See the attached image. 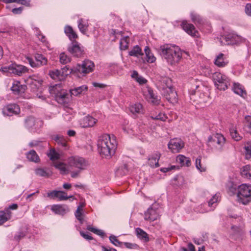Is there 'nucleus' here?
<instances>
[{
  "mask_svg": "<svg viewBox=\"0 0 251 251\" xmlns=\"http://www.w3.org/2000/svg\"><path fill=\"white\" fill-rule=\"evenodd\" d=\"M160 54L168 64L173 66L180 62L182 58V51L177 46L165 44L160 47Z\"/></svg>",
  "mask_w": 251,
  "mask_h": 251,
  "instance_id": "obj_1",
  "label": "nucleus"
},
{
  "mask_svg": "<svg viewBox=\"0 0 251 251\" xmlns=\"http://www.w3.org/2000/svg\"><path fill=\"white\" fill-rule=\"evenodd\" d=\"M117 143L115 136L112 135L104 134L101 136L98 141V148L100 153L105 157H111L114 154Z\"/></svg>",
  "mask_w": 251,
  "mask_h": 251,
  "instance_id": "obj_2",
  "label": "nucleus"
},
{
  "mask_svg": "<svg viewBox=\"0 0 251 251\" xmlns=\"http://www.w3.org/2000/svg\"><path fill=\"white\" fill-rule=\"evenodd\" d=\"M170 80L167 78H164L158 83V88L162 95L170 103L175 104L177 103L178 98L176 91L173 88L168 85Z\"/></svg>",
  "mask_w": 251,
  "mask_h": 251,
  "instance_id": "obj_3",
  "label": "nucleus"
},
{
  "mask_svg": "<svg viewBox=\"0 0 251 251\" xmlns=\"http://www.w3.org/2000/svg\"><path fill=\"white\" fill-rule=\"evenodd\" d=\"M95 65L92 61L85 59L81 64H77L72 68V72L76 74V75L79 76V75H85L92 72L94 70Z\"/></svg>",
  "mask_w": 251,
  "mask_h": 251,
  "instance_id": "obj_4",
  "label": "nucleus"
},
{
  "mask_svg": "<svg viewBox=\"0 0 251 251\" xmlns=\"http://www.w3.org/2000/svg\"><path fill=\"white\" fill-rule=\"evenodd\" d=\"M237 201L244 205L248 204L251 201V185L242 184L238 186Z\"/></svg>",
  "mask_w": 251,
  "mask_h": 251,
  "instance_id": "obj_5",
  "label": "nucleus"
},
{
  "mask_svg": "<svg viewBox=\"0 0 251 251\" xmlns=\"http://www.w3.org/2000/svg\"><path fill=\"white\" fill-rule=\"evenodd\" d=\"M225 141L226 139L222 134L216 133L208 137L207 145L212 149L222 151L224 150Z\"/></svg>",
  "mask_w": 251,
  "mask_h": 251,
  "instance_id": "obj_6",
  "label": "nucleus"
},
{
  "mask_svg": "<svg viewBox=\"0 0 251 251\" xmlns=\"http://www.w3.org/2000/svg\"><path fill=\"white\" fill-rule=\"evenodd\" d=\"M212 78L214 81L215 86L220 90L225 91L230 85V79L226 75L219 72L212 74Z\"/></svg>",
  "mask_w": 251,
  "mask_h": 251,
  "instance_id": "obj_7",
  "label": "nucleus"
},
{
  "mask_svg": "<svg viewBox=\"0 0 251 251\" xmlns=\"http://www.w3.org/2000/svg\"><path fill=\"white\" fill-rule=\"evenodd\" d=\"M28 69L25 66L18 65L17 64H12L8 67H1V72L6 75H8L10 74L21 76L23 74L27 72Z\"/></svg>",
  "mask_w": 251,
  "mask_h": 251,
  "instance_id": "obj_8",
  "label": "nucleus"
},
{
  "mask_svg": "<svg viewBox=\"0 0 251 251\" xmlns=\"http://www.w3.org/2000/svg\"><path fill=\"white\" fill-rule=\"evenodd\" d=\"M68 165L71 167L77 169L79 171L86 169L88 166V162L84 158L79 156H72L68 158Z\"/></svg>",
  "mask_w": 251,
  "mask_h": 251,
  "instance_id": "obj_9",
  "label": "nucleus"
},
{
  "mask_svg": "<svg viewBox=\"0 0 251 251\" xmlns=\"http://www.w3.org/2000/svg\"><path fill=\"white\" fill-rule=\"evenodd\" d=\"M34 58L35 61H34L33 59L31 57H26V59L28 62L33 68L39 67L47 64V58L42 54L36 53L34 55Z\"/></svg>",
  "mask_w": 251,
  "mask_h": 251,
  "instance_id": "obj_10",
  "label": "nucleus"
},
{
  "mask_svg": "<svg viewBox=\"0 0 251 251\" xmlns=\"http://www.w3.org/2000/svg\"><path fill=\"white\" fill-rule=\"evenodd\" d=\"M68 50L73 56L76 57H82L85 53L84 47L76 41L71 43L68 47Z\"/></svg>",
  "mask_w": 251,
  "mask_h": 251,
  "instance_id": "obj_11",
  "label": "nucleus"
},
{
  "mask_svg": "<svg viewBox=\"0 0 251 251\" xmlns=\"http://www.w3.org/2000/svg\"><path fill=\"white\" fill-rule=\"evenodd\" d=\"M2 112L4 116H12L19 114L20 113V108L17 104H9L3 107Z\"/></svg>",
  "mask_w": 251,
  "mask_h": 251,
  "instance_id": "obj_12",
  "label": "nucleus"
},
{
  "mask_svg": "<svg viewBox=\"0 0 251 251\" xmlns=\"http://www.w3.org/2000/svg\"><path fill=\"white\" fill-rule=\"evenodd\" d=\"M222 39V44L226 45L237 44L241 41V37L234 33H228L223 36Z\"/></svg>",
  "mask_w": 251,
  "mask_h": 251,
  "instance_id": "obj_13",
  "label": "nucleus"
},
{
  "mask_svg": "<svg viewBox=\"0 0 251 251\" xmlns=\"http://www.w3.org/2000/svg\"><path fill=\"white\" fill-rule=\"evenodd\" d=\"M168 148L174 152H178L184 147V143L180 139H173L168 145Z\"/></svg>",
  "mask_w": 251,
  "mask_h": 251,
  "instance_id": "obj_14",
  "label": "nucleus"
},
{
  "mask_svg": "<svg viewBox=\"0 0 251 251\" xmlns=\"http://www.w3.org/2000/svg\"><path fill=\"white\" fill-rule=\"evenodd\" d=\"M159 217L157 208L153 205L151 206L145 212L144 219L146 221H154Z\"/></svg>",
  "mask_w": 251,
  "mask_h": 251,
  "instance_id": "obj_15",
  "label": "nucleus"
},
{
  "mask_svg": "<svg viewBox=\"0 0 251 251\" xmlns=\"http://www.w3.org/2000/svg\"><path fill=\"white\" fill-rule=\"evenodd\" d=\"M161 154L158 151H155L148 157V164L152 168L158 167V161Z\"/></svg>",
  "mask_w": 251,
  "mask_h": 251,
  "instance_id": "obj_16",
  "label": "nucleus"
},
{
  "mask_svg": "<svg viewBox=\"0 0 251 251\" xmlns=\"http://www.w3.org/2000/svg\"><path fill=\"white\" fill-rule=\"evenodd\" d=\"M26 89V86L21 84L19 81H15L11 87V91L16 95H21L24 93Z\"/></svg>",
  "mask_w": 251,
  "mask_h": 251,
  "instance_id": "obj_17",
  "label": "nucleus"
},
{
  "mask_svg": "<svg viewBox=\"0 0 251 251\" xmlns=\"http://www.w3.org/2000/svg\"><path fill=\"white\" fill-rule=\"evenodd\" d=\"M97 122V120L89 115L84 117L80 122L82 127L87 128L93 126Z\"/></svg>",
  "mask_w": 251,
  "mask_h": 251,
  "instance_id": "obj_18",
  "label": "nucleus"
},
{
  "mask_svg": "<svg viewBox=\"0 0 251 251\" xmlns=\"http://www.w3.org/2000/svg\"><path fill=\"white\" fill-rule=\"evenodd\" d=\"M183 30L188 34L193 37L197 36L198 31L196 30L193 24L188 23L186 21H183L181 25Z\"/></svg>",
  "mask_w": 251,
  "mask_h": 251,
  "instance_id": "obj_19",
  "label": "nucleus"
},
{
  "mask_svg": "<svg viewBox=\"0 0 251 251\" xmlns=\"http://www.w3.org/2000/svg\"><path fill=\"white\" fill-rule=\"evenodd\" d=\"M51 210L56 214L64 215L69 211V207L66 205L56 204L51 206Z\"/></svg>",
  "mask_w": 251,
  "mask_h": 251,
  "instance_id": "obj_20",
  "label": "nucleus"
},
{
  "mask_svg": "<svg viewBox=\"0 0 251 251\" xmlns=\"http://www.w3.org/2000/svg\"><path fill=\"white\" fill-rule=\"evenodd\" d=\"M50 76L54 80L62 81L65 79L67 74L59 70L50 72Z\"/></svg>",
  "mask_w": 251,
  "mask_h": 251,
  "instance_id": "obj_21",
  "label": "nucleus"
},
{
  "mask_svg": "<svg viewBox=\"0 0 251 251\" xmlns=\"http://www.w3.org/2000/svg\"><path fill=\"white\" fill-rule=\"evenodd\" d=\"M199 86H197L194 95L199 97L200 102H205L206 101L208 97V94L204 91V89L206 90V89L203 87L202 88V89H199Z\"/></svg>",
  "mask_w": 251,
  "mask_h": 251,
  "instance_id": "obj_22",
  "label": "nucleus"
},
{
  "mask_svg": "<svg viewBox=\"0 0 251 251\" xmlns=\"http://www.w3.org/2000/svg\"><path fill=\"white\" fill-rule=\"evenodd\" d=\"M27 159L32 162L38 163L40 162V158L36 152L31 150L25 153Z\"/></svg>",
  "mask_w": 251,
  "mask_h": 251,
  "instance_id": "obj_23",
  "label": "nucleus"
},
{
  "mask_svg": "<svg viewBox=\"0 0 251 251\" xmlns=\"http://www.w3.org/2000/svg\"><path fill=\"white\" fill-rule=\"evenodd\" d=\"M51 139L58 145L61 146L64 150H67L69 149L68 145L63 136L59 135H53L51 136Z\"/></svg>",
  "mask_w": 251,
  "mask_h": 251,
  "instance_id": "obj_24",
  "label": "nucleus"
},
{
  "mask_svg": "<svg viewBox=\"0 0 251 251\" xmlns=\"http://www.w3.org/2000/svg\"><path fill=\"white\" fill-rule=\"evenodd\" d=\"M64 32L72 42L75 41V40L78 38L77 34L70 25H66L65 27Z\"/></svg>",
  "mask_w": 251,
  "mask_h": 251,
  "instance_id": "obj_25",
  "label": "nucleus"
},
{
  "mask_svg": "<svg viewBox=\"0 0 251 251\" xmlns=\"http://www.w3.org/2000/svg\"><path fill=\"white\" fill-rule=\"evenodd\" d=\"M176 161L177 163L179 164L181 166L189 167L191 164L190 159L181 154H179L176 157Z\"/></svg>",
  "mask_w": 251,
  "mask_h": 251,
  "instance_id": "obj_26",
  "label": "nucleus"
},
{
  "mask_svg": "<svg viewBox=\"0 0 251 251\" xmlns=\"http://www.w3.org/2000/svg\"><path fill=\"white\" fill-rule=\"evenodd\" d=\"M147 100L153 104H158L159 100L157 96H155L152 90L149 89L146 95Z\"/></svg>",
  "mask_w": 251,
  "mask_h": 251,
  "instance_id": "obj_27",
  "label": "nucleus"
},
{
  "mask_svg": "<svg viewBox=\"0 0 251 251\" xmlns=\"http://www.w3.org/2000/svg\"><path fill=\"white\" fill-rule=\"evenodd\" d=\"M233 92L242 97L246 96V92L243 87L239 83H233L232 88Z\"/></svg>",
  "mask_w": 251,
  "mask_h": 251,
  "instance_id": "obj_28",
  "label": "nucleus"
},
{
  "mask_svg": "<svg viewBox=\"0 0 251 251\" xmlns=\"http://www.w3.org/2000/svg\"><path fill=\"white\" fill-rule=\"evenodd\" d=\"M77 24L79 31L83 34H86L88 31V27L89 26L88 22L81 18L78 20Z\"/></svg>",
  "mask_w": 251,
  "mask_h": 251,
  "instance_id": "obj_29",
  "label": "nucleus"
},
{
  "mask_svg": "<svg viewBox=\"0 0 251 251\" xmlns=\"http://www.w3.org/2000/svg\"><path fill=\"white\" fill-rule=\"evenodd\" d=\"M55 99L58 103L65 105L68 103V94L65 92L57 93L56 95Z\"/></svg>",
  "mask_w": 251,
  "mask_h": 251,
  "instance_id": "obj_30",
  "label": "nucleus"
},
{
  "mask_svg": "<svg viewBox=\"0 0 251 251\" xmlns=\"http://www.w3.org/2000/svg\"><path fill=\"white\" fill-rule=\"evenodd\" d=\"M11 212L9 209H5L4 210L1 211V226L11 218Z\"/></svg>",
  "mask_w": 251,
  "mask_h": 251,
  "instance_id": "obj_31",
  "label": "nucleus"
},
{
  "mask_svg": "<svg viewBox=\"0 0 251 251\" xmlns=\"http://www.w3.org/2000/svg\"><path fill=\"white\" fill-rule=\"evenodd\" d=\"M128 54L131 56L138 57L140 56H142L144 53L142 52L141 48L139 46L136 45L129 51Z\"/></svg>",
  "mask_w": 251,
  "mask_h": 251,
  "instance_id": "obj_32",
  "label": "nucleus"
},
{
  "mask_svg": "<svg viewBox=\"0 0 251 251\" xmlns=\"http://www.w3.org/2000/svg\"><path fill=\"white\" fill-rule=\"evenodd\" d=\"M136 234L138 238L143 240L145 242H148L149 238L148 234L140 228H137L135 230Z\"/></svg>",
  "mask_w": 251,
  "mask_h": 251,
  "instance_id": "obj_33",
  "label": "nucleus"
},
{
  "mask_svg": "<svg viewBox=\"0 0 251 251\" xmlns=\"http://www.w3.org/2000/svg\"><path fill=\"white\" fill-rule=\"evenodd\" d=\"M54 167L60 171L61 174L64 175L69 174V170L67 168L66 164L62 162H58L54 164Z\"/></svg>",
  "mask_w": 251,
  "mask_h": 251,
  "instance_id": "obj_34",
  "label": "nucleus"
},
{
  "mask_svg": "<svg viewBox=\"0 0 251 251\" xmlns=\"http://www.w3.org/2000/svg\"><path fill=\"white\" fill-rule=\"evenodd\" d=\"M224 56V54L222 53H221L216 57L214 61V64L216 66L220 67H223L225 66L227 64V62L225 61Z\"/></svg>",
  "mask_w": 251,
  "mask_h": 251,
  "instance_id": "obj_35",
  "label": "nucleus"
},
{
  "mask_svg": "<svg viewBox=\"0 0 251 251\" xmlns=\"http://www.w3.org/2000/svg\"><path fill=\"white\" fill-rule=\"evenodd\" d=\"M238 186L237 184L234 183L232 181H230L227 184V192L229 195L237 194Z\"/></svg>",
  "mask_w": 251,
  "mask_h": 251,
  "instance_id": "obj_36",
  "label": "nucleus"
},
{
  "mask_svg": "<svg viewBox=\"0 0 251 251\" xmlns=\"http://www.w3.org/2000/svg\"><path fill=\"white\" fill-rule=\"evenodd\" d=\"M35 174L40 176L48 177L50 176V173L47 168H38L35 170Z\"/></svg>",
  "mask_w": 251,
  "mask_h": 251,
  "instance_id": "obj_37",
  "label": "nucleus"
},
{
  "mask_svg": "<svg viewBox=\"0 0 251 251\" xmlns=\"http://www.w3.org/2000/svg\"><path fill=\"white\" fill-rule=\"evenodd\" d=\"M129 110L133 114H140L142 112V105L139 103L134 104L129 107Z\"/></svg>",
  "mask_w": 251,
  "mask_h": 251,
  "instance_id": "obj_38",
  "label": "nucleus"
},
{
  "mask_svg": "<svg viewBox=\"0 0 251 251\" xmlns=\"http://www.w3.org/2000/svg\"><path fill=\"white\" fill-rule=\"evenodd\" d=\"M27 234V228L22 229L19 230L14 236V240L19 242L22 239L25 237Z\"/></svg>",
  "mask_w": 251,
  "mask_h": 251,
  "instance_id": "obj_39",
  "label": "nucleus"
},
{
  "mask_svg": "<svg viewBox=\"0 0 251 251\" xmlns=\"http://www.w3.org/2000/svg\"><path fill=\"white\" fill-rule=\"evenodd\" d=\"M144 50L147 57V61L150 63L154 62L156 60V58L154 56L152 53L151 52V50L149 47L146 46Z\"/></svg>",
  "mask_w": 251,
  "mask_h": 251,
  "instance_id": "obj_40",
  "label": "nucleus"
},
{
  "mask_svg": "<svg viewBox=\"0 0 251 251\" xmlns=\"http://www.w3.org/2000/svg\"><path fill=\"white\" fill-rule=\"evenodd\" d=\"M47 156L51 161H55L60 158V154L55 150L54 149H51L47 154Z\"/></svg>",
  "mask_w": 251,
  "mask_h": 251,
  "instance_id": "obj_41",
  "label": "nucleus"
},
{
  "mask_svg": "<svg viewBox=\"0 0 251 251\" xmlns=\"http://www.w3.org/2000/svg\"><path fill=\"white\" fill-rule=\"evenodd\" d=\"M4 2L5 3L16 2L27 7H30L31 6L30 0H4Z\"/></svg>",
  "mask_w": 251,
  "mask_h": 251,
  "instance_id": "obj_42",
  "label": "nucleus"
},
{
  "mask_svg": "<svg viewBox=\"0 0 251 251\" xmlns=\"http://www.w3.org/2000/svg\"><path fill=\"white\" fill-rule=\"evenodd\" d=\"M229 130L230 135L234 140L238 141L241 140L242 136L239 134L236 130V128L235 127L232 126L230 128Z\"/></svg>",
  "mask_w": 251,
  "mask_h": 251,
  "instance_id": "obj_43",
  "label": "nucleus"
},
{
  "mask_svg": "<svg viewBox=\"0 0 251 251\" xmlns=\"http://www.w3.org/2000/svg\"><path fill=\"white\" fill-rule=\"evenodd\" d=\"M25 126L28 128H32L35 125V119L34 117L29 116L27 117L25 121Z\"/></svg>",
  "mask_w": 251,
  "mask_h": 251,
  "instance_id": "obj_44",
  "label": "nucleus"
},
{
  "mask_svg": "<svg viewBox=\"0 0 251 251\" xmlns=\"http://www.w3.org/2000/svg\"><path fill=\"white\" fill-rule=\"evenodd\" d=\"M129 38L128 36L123 37L120 42V46L121 50H126L128 47Z\"/></svg>",
  "mask_w": 251,
  "mask_h": 251,
  "instance_id": "obj_45",
  "label": "nucleus"
},
{
  "mask_svg": "<svg viewBox=\"0 0 251 251\" xmlns=\"http://www.w3.org/2000/svg\"><path fill=\"white\" fill-rule=\"evenodd\" d=\"M87 90V87L84 86L78 87L70 90L71 95L77 96L78 95L80 94L83 91Z\"/></svg>",
  "mask_w": 251,
  "mask_h": 251,
  "instance_id": "obj_46",
  "label": "nucleus"
},
{
  "mask_svg": "<svg viewBox=\"0 0 251 251\" xmlns=\"http://www.w3.org/2000/svg\"><path fill=\"white\" fill-rule=\"evenodd\" d=\"M250 169V165H246L241 169V174L243 177L249 178L251 176L249 173Z\"/></svg>",
  "mask_w": 251,
  "mask_h": 251,
  "instance_id": "obj_47",
  "label": "nucleus"
},
{
  "mask_svg": "<svg viewBox=\"0 0 251 251\" xmlns=\"http://www.w3.org/2000/svg\"><path fill=\"white\" fill-rule=\"evenodd\" d=\"M61 63L66 64L71 61V58L68 56L64 52H62L59 56Z\"/></svg>",
  "mask_w": 251,
  "mask_h": 251,
  "instance_id": "obj_48",
  "label": "nucleus"
},
{
  "mask_svg": "<svg viewBox=\"0 0 251 251\" xmlns=\"http://www.w3.org/2000/svg\"><path fill=\"white\" fill-rule=\"evenodd\" d=\"M128 172L127 166L126 164L120 167L117 170V174L121 176L126 175Z\"/></svg>",
  "mask_w": 251,
  "mask_h": 251,
  "instance_id": "obj_49",
  "label": "nucleus"
},
{
  "mask_svg": "<svg viewBox=\"0 0 251 251\" xmlns=\"http://www.w3.org/2000/svg\"><path fill=\"white\" fill-rule=\"evenodd\" d=\"M151 118L153 120H160L161 121H165L167 119L166 115L161 112L159 113L157 115H151Z\"/></svg>",
  "mask_w": 251,
  "mask_h": 251,
  "instance_id": "obj_50",
  "label": "nucleus"
},
{
  "mask_svg": "<svg viewBox=\"0 0 251 251\" xmlns=\"http://www.w3.org/2000/svg\"><path fill=\"white\" fill-rule=\"evenodd\" d=\"M110 242L116 246L122 247L123 242L119 241L117 237L114 235H110L109 237Z\"/></svg>",
  "mask_w": 251,
  "mask_h": 251,
  "instance_id": "obj_51",
  "label": "nucleus"
},
{
  "mask_svg": "<svg viewBox=\"0 0 251 251\" xmlns=\"http://www.w3.org/2000/svg\"><path fill=\"white\" fill-rule=\"evenodd\" d=\"M87 229L98 235L103 236L104 235V233L102 230L96 229L91 226H88Z\"/></svg>",
  "mask_w": 251,
  "mask_h": 251,
  "instance_id": "obj_52",
  "label": "nucleus"
},
{
  "mask_svg": "<svg viewBox=\"0 0 251 251\" xmlns=\"http://www.w3.org/2000/svg\"><path fill=\"white\" fill-rule=\"evenodd\" d=\"M191 18L192 21L195 23L201 24L202 22V19L200 15L192 13L191 14Z\"/></svg>",
  "mask_w": 251,
  "mask_h": 251,
  "instance_id": "obj_53",
  "label": "nucleus"
},
{
  "mask_svg": "<svg viewBox=\"0 0 251 251\" xmlns=\"http://www.w3.org/2000/svg\"><path fill=\"white\" fill-rule=\"evenodd\" d=\"M60 191L62 193H59V194H58V196L57 197L60 201L67 200L69 198H72L73 197V196H70L68 197L65 192L62 191Z\"/></svg>",
  "mask_w": 251,
  "mask_h": 251,
  "instance_id": "obj_54",
  "label": "nucleus"
},
{
  "mask_svg": "<svg viewBox=\"0 0 251 251\" xmlns=\"http://www.w3.org/2000/svg\"><path fill=\"white\" fill-rule=\"evenodd\" d=\"M196 168L201 172H204L205 171V168L202 167L201 165V157L200 156L196 160Z\"/></svg>",
  "mask_w": 251,
  "mask_h": 251,
  "instance_id": "obj_55",
  "label": "nucleus"
},
{
  "mask_svg": "<svg viewBox=\"0 0 251 251\" xmlns=\"http://www.w3.org/2000/svg\"><path fill=\"white\" fill-rule=\"evenodd\" d=\"M245 149L246 158H250L251 157V143H247L245 146Z\"/></svg>",
  "mask_w": 251,
  "mask_h": 251,
  "instance_id": "obj_56",
  "label": "nucleus"
},
{
  "mask_svg": "<svg viewBox=\"0 0 251 251\" xmlns=\"http://www.w3.org/2000/svg\"><path fill=\"white\" fill-rule=\"evenodd\" d=\"M59 193H62L60 191H56L53 190L49 192L47 194L48 197L50 198L54 199L57 198L58 196V194H59Z\"/></svg>",
  "mask_w": 251,
  "mask_h": 251,
  "instance_id": "obj_57",
  "label": "nucleus"
},
{
  "mask_svg": "<svg viewBox=\"0 0 251 251\" xmlns=\"http://www.w3.org/2000/svg\"><path fill=\"white\" fill-rule=\"evenodd\" d=\"M218 198L219 195L217 194H215L208 201V205L209 206H212L214 203L218 201Z\"/></svg>",
  "mask_w": 251,
  "mask_h": 251,
  "instance_id": "obj_58",
  "label": "nucleus"
},
{
  "mask_svg": "<svg viewBox=\"0 0 251 251\" xmlns=\"http://www.w3.org/2000/svg\"><path fill=\"white\" fill-rule=\"evenodd\" d=\"M24 9V7L22 6L19 7L18 8H14L12 9L11 12L14 15H19L21 14Z\"/></svg>",
  "mask_w": 251,
  "mask_h": 251,
  "instance_id": "obj_59",
  "label": "nucleus"
},
{
  "mask_svg": "<svg viewBox=\"0 0 251 251\" xmlns=\"http://www.w3.org/2000/svg\"><path fill=\"white\" fill-rule=\"evenodd\" d=\"M60 71L66 74L67 76L71 74L76 75V74L72 72V68L71 69H69L67 66H66L63 68H62L61 70H60Z\"/></svg>",
  "mask_w": 251,
  "mask_h": 251,
  "instance_id": "obj_60",
  "label": "nucleus"
},
{
  "mask_svg": "<svg viewBox=\"0 0 251 251\" xmlns=\"http://www.w3.org/2000/svg\"><path fill=\"white\" fill-rule=\"evenodd\" d=\"M176 168H178V167L175 165H172L170 167L161 168L160 171L162 172L166 173L172 170L175 169Z\"/></svg>",
  "mask_w": 251,
  "mask_h": 251,
  "instance_id": "obj_61",
  "label": "nucleus"
},
{
  "mask_svg": "<svg viewBox=\"0 0 251 251\" xmlns=\"http://www.w3.org/2000/svg\"><path fill=\"white\" fill-rule=\"evenodd\" d=\"M42 142L38 140H33L28 144V146L30 148L40 146Z\"/></svg>",
  "mask_w": 251,
  "mask_h": 251,
  "instance_id": "obj_62",
  "label": "nucleus"
},
{
  "mask_svg": "<svg viewBox=\"0 0 251 251\" xmlns=\"http://www.w3.org/2000/svg\"><path fill=\"white\" fill-rule=\"evenodd\" d=\"M123 245L126 248L130 249H135L137 247V244L128 243V242H124V243H123Z\"/></svg>",
  "mask_w": 251,
  "mask_h": 251,
  "instance_id": "obj_63",
  "label": "nucleus"
},
{
  "mask_svg": "<svg viewBox=\"0 0 251 251\" xmlns=\"http://www.w3.org/2000/svg\"><path fill=\"white\" fill-rule=\"evenodd\" d=\"M80 234L81 236L87 240H90L93 239V237L89 235L87 232L85 233L82 231H80Z\"/></svg>",
  "mask_w": 251,
  "mask_h": 251,
  "instance_id": "obj_64",
  "label": "nucleus"
}]
</instances>
